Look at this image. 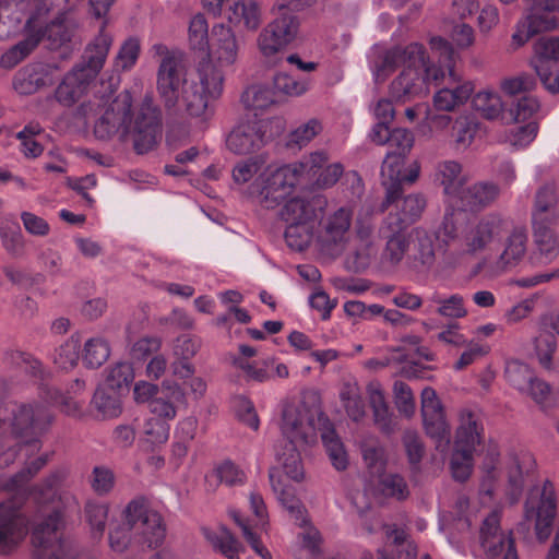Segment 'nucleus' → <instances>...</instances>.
<instances>
[{"label": "nucleus", "mask_w": 559, "mask_h": 559, "mask_svg": "<svg viewBox=\"0 0 559 559\" xmlns=\"http://www.w3.org/2000/svg\"><path fill=\"white\" fill-rule=\"evenodd\" d=\"M153 49L162 57L157 90L166 107H176L195 118L209 116L211 104L223 95L224 71L234 68L241 55L236 33L224 23L213 25L210 49L189 75H185L181 59L176 52L162 44Z\"/></svg>", "instance_id": "1"}, {"label": "nucleus", "mask_w": 559, "mask_h": 559, "mask_svg": "<svg viewBox=\"0 0 559 559\" xmlns=\"http://www.w3.org/2000/svg\"><path fill=\"white\" fill-rule=\"evenodd\" d=\"M132 102L129 91L118 94L95 122L94 133L102 140L112 136L121 141L131 139L136 153L144 154L160 140L159 116L151 97L146 96L135 112Z\"/></svg>", "instance_id": "2"}, {"label": "nucleus", "mask_w": 559, "mask_h": 559, "mask_svg": "<svg viewBox=\"0 0 559 559\" xmlns=\"http://www.w3.org/2000/svg\"><path fill=\"white\" fill-rule=\"evenodd\" d=\"M397 64H402L404 69L390 85V95L397 102L405 103L426 96L429 84L444 76L441 67L429 62L424 46L412 43L405 48L395 47L385 52L381 64L374 70L376 81L383 80L386 72Z\"/></svg>", "instance_id": "3"}, {"label": "nucleus", "mask_w": 559, "mask_h": 559, "mask_svg": "<svg viewBox=\"0 0 559 559\" xmlns=\"http://www.w3.org/2000/svg\"><path fill=\"white\" fill-rule=\"evenodd\" d=\"M510 221L500 213L491 212L457 225L454 213L445 214L439 237L447 245V257L460 264L487 250L508 233Z\"/></svg>", "instance_id": "4"}, {"label": "nucleus", "mask_w": 559, "mask_h": 559, "mask_svg": "<svg viewBox=\"0 0 559 559\" xmlns=\"http://www.w3.org/2000/svg\"><path fill=\"white\" fill-rule=\"evenodd\" d=\"M535 466V460L528 452H508L500 455L496 445L488 447L481 464L483 477L479 487L481 499L490 501L496 485L507 480L504 495L510 504L516 503L523 492L524 475Z\"/></svg>", "instance_id": "5"}, {"label": "nucleus", "mask_w": 559, "mask_h": 559, "mask_svg": "<svg viewBox=\"0 0 559 559\" xmlns=\"http://www.w3.org/2000/svg\"><path fill=\"white\" fill-rule=\"evenodd\" d=\"M47 397L40 402L11 403L0 416V432L7 436L28 437L43 433L52 421L50 406L62 404L63 411L75 415L81 409L76 401L63 399L57 392L47 391Z\"/></svg>", "instance_id": "6"}, {"label": "nucleus", "mask_w": 559, "mask_h": 559, "mask_svg": "<svg viewBox=\"0 0 559 559\" xmlns=\"http://www.w3.org/2000/svg\"><path fill=\"white\" fill-rule=\"evenodd\" d=\"M344 173V165L332 162L326 151H313L300 162L282 166V192L285 188L329 190L340 181Z\"/></svg>", "instance_id": "7"}, {"label": "nucleus", "mask_w": 559, "mask_h": 559, "mask_svg": "<svg viewBox=\"0 0 559 559\" xmlns=\"http://www.w3.org/2000/svg\"><path fill=\"white\" fill-rule=\"evenodd\" d=\"M259 192V205L261 210L273 211L278 215L280 206V157L277 143L272 151H267L255 157L241 160L233 168V180L237 185L249 182L254 176Z\"/></svg>", "instance_id": "8"}, {"label": "nucleus", "mask_w": 559, "mask_h": 559, "mask_svg": "<svg viewBox=\"0 0 559 559\" xmlns=\"http://www.w3.org/2000/svg\"><path fill=\"white\" fill-rule=\"evenodd\" d=\"M527 14L520 19L511 35L510 48L515 51L535 34L555 28L559 24V0H526Z\"/></svg>", "instance_id": "9"}, {"label": "nucleus", "mask_w": 559, "mask_h": 559, "mask_svg": "<svg viewBox=\"0 0 559 559\" xmlns=\"http://www.w3.org/2000/svg\"><path fill=\"white\" fill-rule=\"evenodd\" d=\"M316 209L311 202L299 198L289 199L282 207V221L285 222V240L296 251L305 250L313 237Z\"/></svg>", "instance_id": "10"}, {"label": "nucleus", "mask_w": 559, "mask_h": 559, "mask_svg": "<svg viewBox=\"0 0 559 559\" xmlns=\"http://www.w3.org/2000/svg\"><path fill=\"white\" fill-rule=\"evenodd\" d=\"M63 515L53 510L32 532V543L38 559H74L71 544L62 538Z\"/></svg>", "instance_id": "11"}, {"label": "nucleus", "mask_w": 559, "mask_h": 559, "mask_svg": "<svg viewBox=\"0 0 559 559\" xmlns=\"http://www.w3.org/2000/svg\"><path fill=\"white\" fill-rule=\"evenodd\" d=\"M278 124L272 119L238 123L226 138V147L237 155H247L275 141Z\"/></svg>", "instance_id": "12"}, {"label": "nucleus", "mask_w": 559, "mask_h": 559, "mask_svg": "<svg viewBox=\"0 0 559 559\" xmlns=\"http://www.w3.org/2000/svg\"><path fill=\"white\" fill-rule=\"evenodd\" d=\"M557 510L554 485L545 480L535 485L525 502V519L535 521L536 537L545 542L550 535V528Z\"/></svg>", "instance_id": "13"}, {"label": "nucleus", "mask_w": 559, "mask_h": 559, "mask_svg": "<svg viewBox=\"0 0 559 559\" xmlns=\"http://www.w3.org/2000/svg\"><path fill=\"white\" fill-rule=\"evenodd\" d=\"M420 413L424 429L435 443L437 450L447 452L450 444L451 428L448 423L444 406L436 390L426 386L420 393Z\"/></svg>", "instance_id": "14"}, {"label": "nucleus", "mask_w": 559, "mask_h": 559, "mask_svg": "<svg viewBox=\"0 0 559 559\" xmlns=\"http://www.w3.org/2000/svg\"><path fill=\"white\" fill-rule=\"evenodd\" d=\"M35 12L38 7L41 8L40 27L43 39L49 41L51 49H57L70 41L73 33V24L67 19V12L63 7L69 0H33Z\"/></svg>", "instance_id": "15"}, {"label": "nucleus", "mask_w": 559, "mask_h": 559, "mask_svg": "<svg viewBox=\"0 0 559 559\" xmlns=\"http://www.w3.org/2000/svg\"><path fill=\"white\" fill-rule=\"evenodd\" d=\"M354 207L345 204L328 211L320 221L319 241L323 249L343 252L353 224Z\"/></svg>", "instance_id": "16"}, {"label": "nucleus", "mask_w": 559, "mask_h": 559, "mask_svg": "<svg viewBox=\"0 0 559 559\" xmlns=\"http://www.w3.org/2000/svg\"><path fill=\"white\" fill-rule=\"evenodd\" d=\"M278 74L274 73L270 80L254 83L245 88L240 102L255 118L272 119L277 123L275 114L280 107Z\"/></svg>", "instance_id": "17"}, {"label": "nucleus", "mask_w": 559, "mask_h": 559, "mask_svg": "<svg viewBox=\"0 0 559 559\" xmlns=\"http://www.w3.org/2000/svg\"><path fill=\"white\" fill-rule=\"evenodd\" d=\"M124 518L132 531L141 535L143 543L150 548L158 547L166 536V527L159 513L148 510L136 500L131 501L124 509Z\"/></svg>", "instance_id": "18"}, {"label": "nucleus", "mask_w": 559, "mask_h": 559, "mask_svg": "<svg viewBox=\"0 0 559 559\" xmlns=\"http://www.w3.org/2000/svg\"><path fill=\"white\" fill-rule=\"evenodd\" d=\"M531 66L549 93H559V37L536 40Z\"/></svg>", "instance_id": "19"}, {"label": "nucleus", "mask_w": 559, "mask_h": 559, "mask_svg": "<svg viewBox=\"0 0 559 559\" xmlns=\"http://www.w3.org/2000/svg\"><path fill=\"white\" fill-rule=\"evenodd\" d=\"M508 383L522 394L528 395L537 405L545 408L551 395L550 385L539 379L525 362L513 359L506 365Z\"/></svg>", "instance_id": "20"}, {"label": "nucleus", "mask_w": 559, "mask_h": 559, "mask_svg": "<svg viewBox=\"0 0 559 559\" xmlns=\"http://www.w3.org/2000/svg\"><path fill=\"white\" fill-rule=\"evenodd\" d=\"M454 515H442L439 530L447 533L449 544L459 552H464V543L469 538V530L477 521L478 510L471 506L469 500L461 496L454 506Z\"/></svg>", "instance_id": "21"}, {"label": "nucleus", "mask_w": 559, "mask_h": 559, "mask_svg": "<svg viewBox=\"0 0 559 559\" xmlns=\"http://www.w3.org/2000/svg\"><path fill=\"white\" fill-rule=\"evenodd\" d=\"M28 533V519L13 499L0 503V555L13 551Z\"/></svg>", "instance_id": "22"}, {"label": "nucleus", "mask_w": 559, "mask_h": 559, "mask_svg": "<svg viewBox=\"0 0 559 559\" xmlns=\"http://www.w3.org/2000/svg\"><path fill=\"white\" fill-rule=\"evenodd\" d=\"M480 545L486 559H518L510 533L500 530V512L492 511L480 527Z\"/></svg>", "instance_id": "23"}, {"label": "nucleus", "mask_w": 559, "mask_h": 559, "mask_svg": "<svg viewBox=\"0 0 559 559\" xmlns=\"http://www.w3.org/2000/svg\"><path fill=\"white\" fill-rule=\"evenodd\" d=\"M41 8L38 7L35 12L28 14L23 29L25 37L15 45L8 48L0 56V67L7 70L13 69L24 59H26L43 40L40 27Z\"/></svg>", "instance_id": "24"}, {"label": "nucleus", "mask_w": 559, "mask_h": 559, "mask_svg": "<svg viewBox=\"0 0 559 559\" xmlns=\"http://www.w3.org/2000/svg\"><path fill=\"white\" fill-rule=\"evenodd\" d=\"M57 71L58 67L51 63H29L14 74L13 90L23 96L35 94L40 88L53 84Z\"/></svg>", "instance_id": "25"}, {"label": "nucleus", "mask_w": 559, "mask_h": 559, "mask_svg": "<svg viewBox=\"0 0 559 559\" xmlns=\"http://www.w3.org/2000/svg\"><path fill=\"white\" fill-rule=\"evenodd\" d=\"M502 250L491 265L492 273L500 274L516 267L527 252V234L524 228H513L504 235Z\"/></svg>", "instance_id": "26"}, {"label": "nucleus", "mask_w": 559, "mask_h": 559, "mask_svg": "<svg viewBox=\"0 0 559 559\" xmlns=\"http://www.w3.org/2000/svg\"><path fill=\"white\" fill-rule=\"evenodd\" d=\"M186 402L182 386L170 379L160 383V391L150 403V412L157 418L171 421L178 414V407Z\"/></svg>", "instance_id": "27"}, {"label": "nucleus", "mask_w": 559, "mask_h": 559, "mask_svg": "<svg viewBox=\"0 0 559 559\" xmlns=\"http://www.w3.org/2000/svg\"><path fill=\"white\" fill-rule=\"evenodd\" d=\"M500 195L499 186L489 180L473 182L462 190L455 203L462 210L469 212H481L491 206Z\"/></svg>", "instance_id": "28"}, {"label": "nucleus", "mask_w": 559, "mask_h": 559, "mask_svg": "<svg viewBox=\"0 0 559 559\" xmlns=\"http://www.w3.org/2000/svg\"><path fill=\"white\" fill-rule=\"evenodd\" d=\"M250 507L257 518V522L252 524L250 521H245L237 511H231L230 515L236 522V524L241 528L242 535L246 540L249 543L251 548L262 558V559H271L270 551L263 547V545L259 540V536L257 533V528L259 526L263 527L265 524V506L263 499L258 493H251L250 496Z\"/></svg>", "instance_id": "29"}, {"label": "nucleus", "mask_w": 559, "mask_h": 559, "mask_svg": "<svg viewBox=\"0 0 559 559\" xmlns=\"http://www.w3.org/2000/svg\"><path fill=\"white\" fill-rule=\"evenodd\" d=\"M452 85L438 90L432 98L433 107L439 111H454L465 105L472 97L475 85L472 81L460 80L452 70Z\"/></svg>", "instance_id": "30"}, {"label": "nucleus", "mask_w": 559, "mask_h": 559, "mask_svg": "<svg viewBox=\"0 0 559 559\" xmlns=\"http://www.w3.org/2000/svg\"><path fill=\"white\" fill-rule=\"evenodd\" d=\"M300 424L301 421L298 418L293 420L282 418V435H286L290 443V447L287 449V456L282 462V473L297 483L301 481L305 477L301 457L295 444L298 440H304L305 438L299 429Z\"/></svg>", "instance_id": "31"}, {"label": "nucleus", "mask_w": 559, "mask_h": 559, "mask_svg": "<svg viewBox=\"0 0 559 559\" xmlns=\"http://www.w3.org/2000/svg\"><path fill=\"white\" fill-rule=\"evenodd\" d=\"M484 427L479 412L475 407L464 406L457 412L454 445L476 449L483 439Z\"/></svg>", "instance_id": "32"}, {"label": "nucleus", "mask_w": 559, "mask_h": 559, "mask_svg": "<svg viewBox=\"0 0 559 559\" xmlns=\"http://www.w3.org/2000/svg\"><path fill=\"white\" fill-rule=\"evenodd\" d=\"M552 331L559 335V313H549L540 318L538 335L534 341L537 358L545 368L552 366V357L557 350V340Z\"/></svg>", "instance_id": "33"}, {"label": "nucleus", "mask_w": 559, "mask_h": 559, "mask_svg": "<svg viewBox=\"0 0 559 559\" xmlns=\"http://www.w3.org/2000/svg\"><path fill=\"white\" fill-rule=\"evenodd\" d=\"M532 222L557 223L559 226V187L555 182H546L536 190Z\"/></svg>", "instance_id": "34"}, {"label": "nucleus", "mask_w": 559, "mask_h": 559, "mask_svg": "<svg viewBox=\"0 0 559 559\" xmlns=\"http://www.w3.org/2000/svg\"><path fill=\"white\" fill-rule=\"evenodd\" d=\"M111 43V35L106 33L103 26L98 35L87 45L83 61L75 68L86 74V78L94 80L105 64Z\"/></svg>", "instance_id": "35"}, {"label": "nucleus", "mask_w": 559, "mask_h": 559, "mask_svg": "<svg viewBox=\"0 0 559 559\" xmlns=\"http://www.w3.org/2000/svg\"><path fill=\"white\" fill-rule=\"evenodd\" d=\"M435 183L442 187L448 201L455 202L464 189L466 178L463 175V167L456 160H442L436 165L433 173Z\"/></svg>", "instance_id": "36"}, {"label": "nucleus", "mask_w": 559, "mask_h": 559, "mask_svg": "<svg viewBox=\"0 0 559 559\" xmlns=\"http://www.w3.org/2000/svg\"><path fill=\"white\" fill-rule=\"evenodd\" d=\"M406 156L388 152L381 167L382 182L385 187V201L383 210L396 202L401 194V178L404 170Z\"/></svg>", "instance_id": "37"}, {"label": "nucleus", "mask_w": 559, "mask_h": 559, "mask_svg": "<svg viewBox=\"0 0 559 559\" xmlns=\"http://www.w3.org/2000/svg\"><path fill=\"white\" fill-rule=\"evenodd\" d=\"M26 8H29V12L33 10V0H0V40L21 32Z\"/></svg>", "instance_id": "38"}, {"label": "nucleus", "mask_w": 559, "mask_h": 559, "mask_svg": "<svg viewBox=\"0 0 559 559\" xmlns=\"http://www.w3.org/2000/svg\"><path fill=\"white\" fill-rule=\"evenodd\" d=\"M425 207L426 200L424 195L419 193L409 194L403 199L400 213L389 214L384 221V226L390 231H402L421 216Z\"/></svg>", "instance_id": "39"}, {"label": "nucleus", "mask_w": 559, "mask_h": 559, "mask_svg": "<svg viewBox=\"0 0 559 559\" xmlns=\"http://www.w3.org/2000/svg\"><path fill=\"white\" fill-rule=\"evenodd\" d=\"M227 21L235 27L255 31L261 23V10L252 0H233L226 10Z\"/></svg>", "instance_id": "40"}, {"label": "nucleus", "mask_w": 559, "mask_h": 559, "mask_svg": "<svg viewBox=\"0 0 559 559\" xmlns=\"http://www.w3.org/2000/svg\"><path fill=\"white\" fill-rule=\"evenodd\" d=\"M91 81V78L74 67L58 85L55 97L61 105L70 107L85 93Z\"/></svg>", "instance_id": "41"}, {"label": "nucleus", "mask_w": 559, "mask_h": 559, "mask_svg": "<svg viewBox=\"0 0 559 559\" xmlns=\"http://www.w3.org/2000/svg\"><path fill=\"white\" fill-rule=\"evenodd\" d=\"M551 225L558 224L532 222L534 245L545 262L552 261L559 253V236Z\"/></svg>", "instance_id": "42"}, {"label": "nucleus", "mask_w": 559, "mask_h": 559, "mask_svg": "<svg viewBox=\"0 0 559 559\" xmlns=\"http://www.w3.org/2000/svg\"><path fill=\"white\" fill-rule=\"evenodd\" d=\"M367 393L370 406L373 411L374 423L385 433L394 431L396 425L392 414L390 413L380 383L376 381L370 382L367 385Z\"/></svg>", "instance_id": "43"}, {"label": "nucleus", "mask_w": 559, "mask_h": 559, "mask_svg": "<svg viewBox=\"0 0 559 559\" xmlns=\"http://www.w3.org/2000/svg\"><path fill=\"white\" fill-rule=\"evenodd\" d=\"M257 46L262 61L275 66L280 60V23L270 22L259 34Z\"/></svg>", "instance_id": "44"}, {"label": "nucleus", "mask_w": 559, "mask_h": 559, "mask_svg": "<svg viewBox=\"0 0 559 559\" xmlns=\"http://www.w3.org/2000/svg\"><path fill=\"white\" fill-rule=\"evenodd\" d=\"M187 43L191 51L203 57L210 49V26L203 13L199 12L191 16L188 24Z\"/></svg>", "instance_id": "45"}, {"label": "nucleus", "mask_w": 559, "mask_h": 559, "mask_svg": "<svg viewBox=\"0 0 559 559\" xmlns=\"http://www.w3.org/2000/svg\"><path fill=\"white\" fill-rule=\"evenodd\" d=\"M47 462V455L41 454L27 463L26 467L12 477L0 476V491H7L14 497H24L25 484L33 477Z\"/></svg>", "instance_id": "46"}, {"label": "nucleus", "mask_w": 559, "mask_h": 559, "mask_svg": "<svg viewBox=\"0 0 559 559\" xmlns=\"http://www.w3.org/2000/svg\"><path fill=\"white\" fill-rule=\"evenodd\" d=\"M379 247L376 241H357L355 248L345 257V267L352 272H361L379 260Z\"/></svg>", "instance_id": "47"}, {"label": "nucleus", "mask_w": 559, "mask_h": 559, "mask_svg": "<svg viewBox=\"0 0 559 559\" xmlns=\"http://www.w3.org/2000/svg\"><path fill=\"white\" fill-rule=\"evenodd\" d=\"M44 129L38 123L31 122L19 131L15 138L19 140L20 153L28 159L39 157L44 152Z\"/></svg>", "instance_id": "48"}, {"label": "nucleus", "mask_w": 559, "mask_h": 559, "mask_svg": "<svg viewBox=\"0 0 559 559\" xmlns=\"http://www.w3.org/2000/svg\"><path fill=\"white\" fill-rule=\"evenodd\" d=\"M288 512L292 518H295L296 524H298L302 530L298 533V536L301 538L302 548L309 551V555L314 558L318 555L321 542L318 530L308 525L306 510L302 506H299L298 503L292 504L288 507Z\"/></svg>", "instance_id": "49"}, {"label": "nucleus", "mask_w": 559, "mask_h": 559, "mask_svg": "<svg viewBox=\"0 0 559 559\" xmlns=\"http://www.w3.org/2000/svg\"><path fill=\"white\" fill-rule=\"evenodd\" d=\"M473 108L485 119L496 120L504 111V102L500 94L492 90H483L476 93L472 98Z\"/></svg>", "instance_id": "50"}, {"label": "nucleus", "mask_w": 559, "mask_h": 559, "mask_svg": "<svg viewBox=\"0 0 559 559\" xmlns=\"http://www.w3.org/2000/svg\"><path fill=\"white\" fill-rule=\"evenodd\" d=\"M340 400L346 414L355 421L364 418L365 403L361 396V390L356 381L344 382L340 390Z\"/></svg>", "instance_id": "51"}, {"label": "nucleus", "mask_w": 559, "mask_h": 559, "mask_svg": "<svg viewBox=\"0 0 559 559\" xmlns=\"http://www.w3.org/2000/svg\"><path fill=\"white\" fill-rule=\"evenodd\" d=\"M169 421L157 417H148L141 429L142 441L152 450L164 445L169 439Z\"/></svg>", "instance_id": "52"}, {"label": "nucleus", "mask_w": 559, "mask_h": 559, "mask_svg": "<svg viewBox=\"0 0 559 559\" xmlns=\"http://www.w3.org/2000/svg\"><path fill=\"white\" fill-rule=\"evenodd\" d=\"M514 122H525L544 118L547 112L543 111L539 99L532 95H524L512 103L509 109Z\"/></svg>", "instance_id": "53"}, {"label": "nucleus", "mask_w": 559, "mask_h": 559, "mask_svg": "<svg viewBox=\"0 0 559 559\" xmlns=\"http://www.w3.org/2000/svg\"><path fill=\"white\" fill-rule=\"evenodd\" d=\"M121 395L122 393L109 390L104 385H99L93 397V405L103 418H114L121 413Z\"/></svg>", "instance_id": "54"}, {"label": "nucleus", "mask_w": 559, "mask_h": 559, "mask_svg": "<svg viewBox=\"0 0 559 559\" xmlns=\"http://www.w3.org/2000/svg\"><path fill=\"white\" fill-rule=\"evenodd\" d=\"M109 355L110 346L107 340L94 336L85 342L82 359L87 368H98L108 359Z\"/></svg>", "instance_id": "55"}, {"label": "nucleus", "mask_w": 559, "mask_h": 559, "mask_svg": "<svg viewBox=\"0 0 559 559\" xmlns=\"http://www.w3.org/2000/svg\"><path fill=\"white\" fill-rule=\"evenodd\" d=\"M475 450L454 445L450 469L455 480L465 481L469 478L474 466Z\"/></svg>", "instance_id": "56"}, {"label": "nucleus", "mask_w": 559, "mask_h": 559, "mask_svg": "<svg viewBox=\"0 0 559 559\" xmlns=\"http://www.w3.org/2000/svg\"><path fill=\"white\" fill-rule=\"evenodd\" d=\"M133 380V367L128 362H119L109 369L105 382L102 385L123 394L129 391Z\"/></svg>", "instance_id": "57"}, {"label": "nucleus", "mask_w": 559, "mask_h": 559, "mask_svg": "<svg viewBox=\"0 0 559 559\" xmlns=\"http://www.w3.org/2000/svg\"><path fill=\"white\" fill-rule=\"evenodd\" d=\"M407 249L408 242L401 231H392V236L380 254L379 263L382 266H394L403 260Z\"/></svg>", "instance_id": "58"}, {"label": "nucleus", "mask_w": 559, "mask_h": 559, "mask_svg": "<svg viewBox=\"0 0 559 559\" xmlns=\"http://www.w3.org/2000/svg\"><path fill=\"white\" fill-rule=\"evenodd\" d=\"M321 438L332 465L337 471L346 469L348 465V455L335 430L326 429L322 432Z\"/></svg>", "instance_id": "59"}, {"label": "nucleus", "mask_w": 559, "mask_h": 559, "mask_svg": "<svg viewBox=\"0 0 559 559\" xmlns=\"http://www.w3.org/2000/svg\"><path fill=\"white\" fill-rule=\"evenodd\" d=\"M428 300L438 305L437 312L445 318L461 319L467 314L464 299L461 295L454 294L448 298H441L439 294H432Z\"/></svg>", "instance_id": "60"}, {"label": "nucleus", "mask_w": 559, "mask_h": 559, "mask_svg": "<svg viewBox=\"0 0 559 559\" xmlns=\"http://www.w3.org/2000/svg\"><path fill=\"white\" fill-rule=\"evenodd\" d=\"M81 342L78 336H71L55 353L53 362L62 370H70L76 366L80 358Z\"/></svg>", "instance_id": "61"}, {"label": "nucleus", "mask_w": 559, "mask_h": 559, "mask_svg": "<svg viewBox=\"0 0 559 559\" xmlns=\"http://www.w3.org/2000/svg\"><path fill=\"white\" fill-rule=\"evenodd\" d=\"M207 538L226 558L238 559L242 546L226 527H219L217 532L209 534Z\"/></svg>", "instance_id": "62"}, {"label": "nucleus", "mask_w": 559, "mask_h": 559, "mask_svg": "<svg viewBox=\"0 0 559 559\" xmlns=\"http://www.w3.org/2000/svg\"><path fill=\"white\" fill-rule=\"evenodd\" d=\"M536 79L526 72L504 78L500 81L499 87L508 96H515L521 93H528L535 90Z\"/></svg>", "instance_id": "63"}, {"label": "nucleus", "mask_w": 559, "mask_h": 559, "mask_svg": "<svg viewBox=\"0 0 559 559\" xmlns=\"http://www.w3.org/2000/svg\"><path fill=\"white\" fill-rule=\"evenodd\" d=\"M2 245L12 254H20L23 250L24 240L19 224L4 218L0 228Z\"/></svg>", "instance_id": "64"}]
</instances>
